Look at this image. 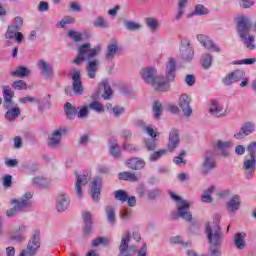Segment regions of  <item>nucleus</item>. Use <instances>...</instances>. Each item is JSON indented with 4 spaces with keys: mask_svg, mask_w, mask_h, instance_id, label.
Listing matches in <instances>:
<instances>
[{
    "mask_svg": "<svg viewBox=\"0 0 256 256\" xmlns=\"http://www.w3.org/2000/svg\"><path fill=\"white\" fill-rule=\"evenodd\" d=\"M215 226L211 227V224L205 225V233L207 235L209 243L210 256H221V245L223 243V234L221 233V227H219V216L214 218Z\"/></svg>",
    "mask_w": 256,
    "mask_h": 256,
    "instance_id": "f257e3e1",
    "label": "nucleus"
},
{
    "mask_svg": "<svg viewBox=\"0 0 256 256\" xmlns=\"http://www.w3.org/2000/svg\"><path fill=\"white\" fill-rule=\"evenodd\" d=\"M236 21L238 35L242 39L243 44L250 51L255 50V36L249 35V31H251V19L248 16L241 15L236 18Z\"/></svg>",
    "mask_w": 256,
    "mask_h": 256,
    "instance_id": "f03ea898",
    "label": "nucleus"
},
{
    "mask_svg": "<svg viewBox=\"0 0 256 256\" xmlns=\"http://www.w3.org/2000/svg\"><path fill=\"white\" fill-rule=\"evenodd\" d=\"M141 78L145 83L152 85L157 91H167V81L164 76H157V70L155 68H143L140 71Z\"/></svg>",
    "mask_w": 256,
    "mask_h": 256,
    "instance_id": "7ed1b4c3",
    "label": "nucleus"
},
{
    "mask_svg": "<svg viewBox=\"0 0 256 256\" xmlns=\"http://www.w3.org/2000/svg\"><path fill=\"white\" fill-rule=\"evenodd\" d=\"M179 143V132L175 129L171 130L169 134L167 149H162L152 153L149 157L150 161H157L164 155H167V153H173V151L179 147Z\"/></svg>",
    "mask_w": 256,
    "mask_h": 256,
    "instance_id": "20e7f679",
    "label": "nucleus"
},
{
    "mask_svg": "<svg viewBox=\"0 0 256 256\" xmlns=\"http://www.w3.org/2000/svg\"><path fill=\"white\" fill-rule=\"evenodd\" d=\"M169 195L171 199L176 201L177 203V215L181 218L184 219V221H187V223H190V221L193 220V214L191 211H189V208L191 207V203L187 200H183L180 196H177L173 192H169Z\"/></svg>",
    "mask_w": 256,
    "mask_h": 256,
    "instance_id": "39448f33",
    "label": "nucleus"
},
{
    "mask_svg": "<svg viewBox=\"0 0 256 256\" xmlns=\"http://www.w3.org/2000/svg\"><path fill=\"white\" fill-rule=\"evenodd\" d=\"M101 51V45H97L91 49V43L83 44L78 49V55L73 60L75 65H81L83 61H88V59H93V57L97 56V53Z\"/></svg>",
    "mask_w": 256,
    "mask_h": 256,
    "instance_id": "423d86ee",
    "label": "nucleus"
},
{
    "mask_svg": "<svg viewBox=\"0 0 256 256\" xmlns=\"http://www.w3.org/2000/svg\"><path fill=\"white\" fill-rule=\"evenodd\" d=\"M32 197L33 194L28 192L20 199L11 200V203L14 205V207L6 211V216L15 217V215L21 213V211H26V209H29V207H31V202H29V199Z\"/></svg>",
    "mask_w": 256,
    "mask_h": 256,
    "instance_id": "0eeeda50",
    "label": "nucleus"
},
{
    "mask_svg": "<svg viewBox=\"0 0 256 256\" xmlns=\"http://www.w3.org/2000/svg\"><path fill=\"white\" fill-rule=\"evenodd\" d=\"M41 247V231L35 230L33 237L29 240L27 248L22 250L26 256H36Z\"/></svg>",
    "mask_w": 256,
    "mask_h": 256,
    "instance_id": "6e6552de",
    "label": "nucleus"
},
{
    "mask_svg": "<svg viewBox=\"0 0 256 256\" xmlns=\"http://www.w3.org/2000/svg\"><path fill=\"white\" fill-rule=\"evenodd\" d=\"M177 72V61L175 58H168V61L166 62V70H165V76L164 81H166V91L169 89V84L173 81H175V75Z\"/></svg>",
    "mask_w": 256,
    "mask_h": 256,
    "instance_id": "1a4fd4ad",
    "label": "nucleus"
},
{
    "mask_svg": "<svg viewBox=\"0 0 256 256\" xmlns=\"http://www.w3.org/2000/svg\"><path fill=\"white\" fill-rule=\"evenodd\" d=\"M213 169H217V162L215 161V153L207 151L202 163V175H209Z\"/></svg>",
    "mask_w": 256,
    "mask_h": 256,
    "instance_id": "9d476101",
    "label": "nucleus"
},
{
    "mask_svg": "<svg viewBox=\"0 0 256 256\" xmlns=\"http://www.w3.org/2000/svg\"><path fill=\"white\" fill-rule=\"evenodd\" d=\"M180 53L184 61H191L193 59L195 56V50L193 49V45H191V40L186 38L182 39Z\"/></svg>",
    "mask_w": 256,
    "mask_h": 256,
    "instance_id": "9b49d317",
    "label": "nucleus"
},
{
    "mask_svg": "<svg viewBox=\"0 0 256 256\" xmlns=\"http://www.w3.org/2000/svg\"><path fill=\"white\" fill-rule=\"evenodd\" d=\"M91 179V172H83L81 175L76 176V182H75V191L76 195L82 199L83 198V189L82 187H85L87 183H89V180Z\"/></svg>",
    "mask_w": 256,
    "mask_h": 256,
    "instance_id": "f8f14e48",
    "label": "nucleus"
},
{
    "mask_svg": "<svg viewBox=\"0 0 256 256\" xmlns=\"http://www.w3.org/2000/svg\"><path fill=\"white\" fill-rule=\"evenodd\" d=\"M67 134V128L61 127L52 132V134L48 138V147H52L53 149H57L61 144V139L63 135Z\"/></svg>",
    "mask_w": 256,
    "mask_h": 256,
    "instance_id": "ddd939ff",
    "label": "nucleus"
},
{
    "mask_svg": "<svg viewBox=\"0 0 256 256\" xmlns=\"http://www.w3.org/2000/svg\"><path fill=\"white\" fill-rule=\"evenodd\" d=\"M242 79H245V71L235 70L226 75V77L222 79V83L223 85H226V87H229L230 85H233V83H238V81H241Z\"/></svg>",
    "mask_w": 256,
    "mask_h": 256,
    "instance_id": "4468645a",
    "label": "nucleus"
},
{
    "mask_svg": "<svg viewBox=\"0 0 256 256\" xmlns=\"http://www.w3.org/2000/svg\"><path fill=\"white\" fill-rule=\"evenodd\" d=\"M179 107L183 111L185 117H191V115H193V109L191 108V96L182 94L179 98Z\"/></svg>",
    "mask_w": 256,
    "mask_h": 256,
    "instance_id": "2eb2a0df",
    "label": "nucleus"
},
{
    "mask_svg": "<svg viewBox=\"0 0 256 256\" xmlns=\"http://www.w3.org/2000/svg\"><path fill=\"white\" fill-rule=\"evenodd\" d=\"M119 51H120L119 43L114 41L108 44L104 52L105 61H107V63H113V60L115 59V55H117Z\"/></svg>",
    "mask_w": 256,
    "mask_h": 256,
    "instance_id": "dca6fc26",
    "label": "nucleus"
},
{
    "mask_svg": "<svg viewBox=\"0 0 256 256\" xmlns=\"http://www.w3.org/2000/svg\"><path fill=\"white\" fill-rule=\"evenodd\" d=\"M251 133H255V123L253 122H246L242 125L240 131L234 134L235 139L241 140L245 139Z\"/></svg>",
    "mask_w": 256,
    "mask_h": 256,
    "instance_id": "f3484780",
    "label": "nucleus"
},
{
    "mask_svg": "<svg viewBox=\"0 0 256 256\" xmlns=\"http://www.w3.org/2000/svg\"><path fill=\"white\" fill-rule=\"evenodd\" d=\"M197 39H198L199 43H201V45L203 47H205V49L214 51L215 53H221V48L219 46H217L215 43H213V40H210L209 37H207L203 34H199L197 36Z\"/></svg>",
    "mask_w": 256,
    "mask_h": 256,
    "instance_id": "a211bd4d",
    "label": "nucleus"
},
{
    "mask_svg": "<svg viewBox=\"0 0 256 256\" xmlns=\"http://www.w3.org/2000/svg\"><path fill=\"white\" fill-rule=\"evenodd\" d=\"M209 112L214 117H225V115H227V109H225L217 100H212L210 102Z\"/></svg>",
    "mask_w": 256,
    "mask_h": 256,
    "instance_id": "6ab92c4d",
    "label": "nucleus"
},
{
    "mask_svg": "<svg viewBox=\"0 0 256 256\" xmlns=\"http://www.w3.org/2000/svg\"><path fill=\"white\" fill-rule=\"evenodd\" d=\"M101 183H103V180L99 177H96L92 182L90 195L93 201H95L96 203H99V200L101 199Z\"/></svg>",
    "mask_w": 256,
    "mask_h": 256,
    "instance_id": "aec40b11",
    "label": "nucleus"
},
{
    "mask_svg": "<svg viewBox=\"0 0 256 256\" xmlns=\"http://www.w3.org/2000/svg\"><path fill=\"white\" fill-rule=\"evenodd\" d=\"M2 91H3L5 109H10V107H15V103H13V97L15 95V92L11 90V87L3 85Z\"/></svg>",
    "mask_w": 256,
    "mask_h": 256,
    "instance_id": "412c9836",
    "label": "nucleus"
},
{
    "mask_svg": "<svg viewBox=\"0 0 256 256\" xmlns=\"http://www.w3.org/2000/svg\"><path fill=\"white\" fill-rule=\"evenodd\" d=\"M37 67L42 72L45 79H51L53 77V66L45 60H38Z\"/></svg>",
    "mask_w": 256,
    "mask_h": 256,
    "instance_id": "4be33fe9",
    "label": "nucleus"
},
{
    "mask_svg": "<svg viewBox=\"0 0 256 256\" xmlns=\"http://www.w3.org/2000/svg\"><path fill=\"white\" fill-rule=\"evenodd\" d=\"M25 233H27V225L20 224L14 231L10 232V239L25 241Z\"/></svg>",
    "mask_w": 256,
    "mask_h": 256,
    "instance_id": "5701e85b",
    "label": "nucleus"
},
{
    "mask_svg": "<svg viewBox=\"0 0 256 256\" xmlns=\"http://www.w3.org/2000/svg\"><path fill=\"white\" fill-rule=\"evenodd\" d=\"M72 89L76 95H83V84L81 83V72L76 71L72 75Z\"/></svg>",
    "mask_w": 256,
    "mask_h": 256,
    "instance_id": "b1692460",
    "label": "nucleus"
},
{
    "mask_svg": "<svg viewBox=\"0 0 256 256\" xmlns=\"http://www.w3.org/2000/svg\"><path fill=\"white\" fill-rule=\"evenodd\" d=\"M82 217L84 221L83 235L84 237H89L93 229V218L91 217L90 212H84Z\"/></svg>",
    "mask_w": 256,
    "mask_h": 256,
    "instance_id": "393cba45",
    "label": "nucleus"
},
{
    "mask_svg": "<svg viewBox=\"0 0 256 256\" xmlns=\"http://www.w3.org/2000/svg\"><path fill=\"white\" fill-rule=\"evenodd\" d=\"M126 166L132 171H141L145 167V160L140 158H130L126 160Z\"/></svg>",
    "mask_w": 256,
    "mask_h": 256,
    "instance_id": "a878e982",
    "label": "nucleus"
},
{
    "mask_svg": "<svg viewBox=\"0 0 256 256\" xmlns=\"http://www.w3.org/2000/svg\"><path fill=\"white\" fill-rule=\"evenodd\" d=\"M118 179L120 181H130L131 183L139 182L141 179V174H136L135 172L124 171L118 174Z\"/></svg>",
    "mask_w": 256,
    "mask_h": 256,
    "instance_id": "bb28decb",
    "label": "nucleus"
},
{
    "mask_svg": "<svg viewBox=\"0 0 256 256\" xmlns=\"http://www.w3.org/2000/svg\"><path fill=\"white\" fill-rule=\"evenodd\" d=\"M104 211H105L107 223L109 225H111L112 227L117 225V213L115 211V207H113L111 205H107L104 208Z\"/></svg>",
    "mask_w": 256,
    "mask_h": 256,
    "instance_id": "cd10ccee",
    "label": "nucleus"
},
{
    "mask_svg": "<svg viewBox=\"0 0 256 256\" xmlns=\"http://www.w3.org/2000/svg\"><path fill=\"white\" fill-rule=\"evenodd\" d=\"M69 196L66 194H60L58 197V203L56 205V209L59 213H63V211H67L69 209Z\"/></svg>",
    "mask_w": 256,
    "mask_h": 256,
    "instance_id": "c85d7f7f",
    "label": "nucleus"
},
{
    "mask_svg": "<svg viewBox=\"0 0 256 256\" xmlns=\"http://www.w3.org/2000/svg\"><path fill=\"white\" fill-rule=\"evenodd\" d=\"M136 125L137 127H140L144 133H147V135H149L152 139H155V137L159 135V132H155L152 125H147L143 120H138Z\"/></svg>",
    "mask_w": 256,
    "mask_h": 256,
    "instance_id": "c756f323",
    "label": "nucleus"
},
{
    "mask_svg": "<svg viewBox=\"0 0 256 256\" xmlns=\"http://www.w3.org/2000/svg\"><path fill=\"white\" fill-rule=\"evenodd\" d=\"M229 147H231V142L227 141L217 140L214 144V148L217 149V151H220L223 157H228Z\"/></svg>",
    "mask_w": 256,
    "mask_h": 256,
    "instance_id": "7c9ffc66",
    "label": "nucleus"
},
{
    "mask_svg": "<svg viewBox=\"0 0 256 256\" xmlns=\"http://www.w3.org/2000/svg\"><path fill=\"white\" fill-rule=\"evenodd\" d=\"M98 66H99L98 60H92L88 62L86 66V71L89 79H95V75H97Z\"/></svg>",
    "mask_w": 256,
    "mask_h": 256,
    "instance_id": "2f4dec72",
    "label": "nucleus"
},
{
    "mask_svg": "<svg viewBox=\"0 0 256 256\" xmlns=\"http://www.w3.org/2000/svg\"><path fill=\"white\" fill-rule=\"evenodd\" d=\"M7 112L5 113V119L7 121H15L19 115H21V109L19 107H10L6 108Z\"/></svg>",
    "mask_w": 256,
    "mask_h": 256,
    "instance_id": "473e14b6",
    "label": "nucleus"
},
{
    "mask_svg": "<svg viewBox=\"0 0 256 256\" xmlns=\"http://www.w3.org/2000/svg\"><path fill=\"white\" fill-rule=\"evenodd\" d=\"M256 160L254 157L244 160L243 168L245 169L247 175H253L255 173Z\"/></svg>",
    "mask_w": 256,
    "mask_h": 256,
    "instance_id": "72a5a7b5",
    "label": "nucleus"
},
{
    "mask_svg": "<svg viewBox=\"0 0 256 256\" xmlns=\"http://www.w3.org/2000/svg\"><path fill=\"white\" fill-rule=\"evenodd\" d=\"M240 206H241V198H239V195H234L231 198V200L227 203V209L232 213H235V211H238Z\"/></svg>",
    "mask_w": 256,
    "mask_h": 256,
    "instance_id": "f704fd0d",
    "label": "nucleus"
},
{
    "mask_svg": "<svg viewBox=\"0 0 256 256\" xmlns=\"http://www.w3.org/2000/svg\"><path fill=\"white\" fill-rule=\"evenodd\" d=\"M12 77H18L19 79H23V77H28L31 75V71L27 69V67L19 66L11 72Z\"/></svg>",
    "mask_w": 256,
    "mask_h": 256,
    "instance_id": "c9c22d12",
    "label": "nucleus"
},
{
    "mask_svg": "<svg viewBox=\"0 0 256 256\" xmlns=\"http://www.w3.org/2000/svg\"><path fill=\"white\" fill-rule=\"evenodd\" d=\"M215 191V186H210L208 189H206L201 197V201L203 203H212L213 198L211 195H213V192Z\"/></svg>",
    "mask_w": 256,
    "mask_h": 256,
    "instance_id": "e433bc0d",
    "label": "nucleus"
},
{
    "mask_svg": "<svg viewBox=\"0 0 256 256\" xmlns=\"http://www.w3.org/2000/svg\"><path fill=\"white\" fill-rule=\"evenodd\" d=\"M38 103L39 111H45V109H51V95H46L44 97V103L41 100H36Z\"/></svg>",
    "mask_w": 256,
    "mask_h": 256,
    "instance_id": "4c0bfd02",
    "label": "nucleus"
},
{
    "mask_svg": "<svg viewBox=\"0 0 256 256\" xmlns=\"http://www.w3.org/2000/svg\"><path fill=\"white\" fill-rule=\"evenodd\" d=\"M245 237H247L245 233H238L235 235L234 243L237 249H245Z\"/></svg>",
    "mask_w": 256,
    "mask_h": 256,
    "instance_id": "58836bf2",
    "label": "nucleus"
},
{
    "mask_svg": "<svg viewBox=\"0 0 256 256\" xmlns=\"http://www.w3.org/2000/svg\"><path fill=\"white\" fill-rule=\"evenodd\" d=\"M145 23L150 31L155 32L159 29V21L156 18L148 17L145 18Z\"/></svg>",
    "mask_w": 256,
    "mask_h": 256,
    "instance_id": "ea45409f",
    "label": "nucleus"
},
{
    "mask_svg": "<svg viewBox=\"0 0 256 256\" xmlns=\"http://www.w3.org/2000/svg\"><path fill=\"white\" fill-rule=\"evenodd\" d=\"M65 113L67 119H75V115H77V108L73 107V105L69 102L65 104Z\"/></svg>",
    "mask_w": 256,
    "mask_h": 256,
    "instance_id": "a19ab883",
    "label": "nucleus"
},
{
    "mask_svg": "<svg viewBox=\"0 0 256 256\" xmlns=\"http://www.w3.org/2000/svg\"><path fill=\"white\" fill-rule=\"evenodd\" d=\"M102 87L104 89V93L102 94V97L105 100L111 99V97H113V89H111V85H109V82H102Z\"/></svg>",
    "mask_w": 256,
    "mask_h": 256,
    "instance_id": "79ce46f5",
    "label": "nucleus"
},
{
    "mask_svg": "<svg viewBox=\"0 0 256 256\" xmlns=\"http://www.w3.org/2000/svg\"><path fill=\"white\" fill-rule=\"evenodd\" d=\"M119 217L122 221H131V217H133V210L130 208H123L119 212Z\"/></svg>",
    "mask_w": 256,
    "mask_h": 256,
    "instance_id": "37998d69",
    "label": "nucleus"
},
{
    "mask_svg": "<svg viewBox=\"0 0 256 256\" xmlns=\"http://www.w3.org/2000/svg\"><path fill=\"white\" fill-rule=\"evenodd\" d=\"M114 197L116 201H120L121 203L127 202L129 194L125 190H117L114 192Z\"/></svg>",
    "mask_w": 256,
    "mask_h": 256,
    "instance_id": "c03bdc74",
    "label": "nucleus"
},
{
    "mask_svg": "<svg viewBox=\"0 0 256 256\" xmlns=\"http://www.w3.org/2000/svg\"><path fill=\"white\" fill-rule=\"evenodd\" d=\"M152 109H153L155 119H160L163 113V105L161 104V102L155 101L153 103Z\"/></svg>",
    "mask_w": 256,
    "mask_h": 256,
    "instance_id": "a18cd8bd",
    "label": "nucleus"
},
{
    "mask_svg": "<svg viewBox=\"0 0 256 256\" xmlns=\"http://www.w3.org/2000/svg\"><path fill=\"white\" fill-rule=\"evenodd\" d=\"M200 61L204 69H209V67H211V63H213V56H211V54H204Z\"/></svg>",
    "mask_w": 256,
    "mask_h": 256,
    "instance_id": "49530a36",
    "label": "nucleus"
},
{
    "mask_svg": "<svg viewBox=\"0 0 256 256\" xmlns=\"http://www.w3.org/2000/svg\"><path fill=\"white\" fill-rule=\"evenodd\" d=\"M110 154L115 159H119V157H121V148L119 147V144L117 142H114L110 145Z\"/></svg>",
    "mask_w": 256,
    "mask_h": 256,
    "instance_id": "de8ad7c7",
    "label": "nucleus"
},
{
    "mask_svg": "<svg viewBox=\"0 0 256 256\" xmlns=\"http://www.w3.org/2000/svg\"><path fill=\"white\" fill-rule=\"evenodd\" d=\"M32 183L36 187H47V185H49V180L47 178L36 176L33 178Z\"/></svg>",
    "mask_w": 256,
    "mask_h": 256,
    "instance_id": "09e8293b",
    "label": "nucleus"
},
{
    "mask_svg": "<svg viewBox=\"0 0 256 256\" xmlns=\"http://www.w3.org/2000/svg\"><path fill=\"white\" fill-rule=\"evenodd\" d=\"M93 25L94 27H99L100 29H109V22L101 16L93 22Z\"/></svg>",
    "mask_w": 256,
    "mask_h": 256,
    "instance_id": "8fccbe9b",
    "label": "nucleus"
},
{
    "mask_svg": "<svg viewBox=\"0 0 256 256\" xmlns=\"http://www.w3.org/2000/svg\"><path fill=\"white\" fill-rule=\"evenodd\" d=\"M124 25L128 31H139L141 29V24L133 21H124Z\"/></svg>",
    "mask_w": 256,
    "mask_h": 256,
    "instance_id": "3c124183",
    "label": "nucleus"
},
{
    "mask_svg": "<svg viewBox=\"0 0 256 256\" xmlns=\"http://www.w3.org/2000/svg\"><path fill=\"white\" fill-rule=\"evenodd\" d=\"M68 37H70V39H72V41H75L76 43L83 41V34L77 31L69 30Z\"/></svg>",
    "mask_w": 256,
    "mask_h": 256,
    "instance_id": "603ef678",
    "label": "nucleus"
},
{
    "mask_svg": "<svg viewBox=\"0 0 256 256\" xmlns=\"http://www.w3.org/2000/svg\"><path fill=\"white\" fill-rule=\"evenodd\" d=\"M12 89H15V91H26L27 83H25L23 80L14 81L12 84Z\"/></svg>",
    "mask_w": 256,
    "mask_h": 256,
    "instance_id": "864d4df0",
    "label": "nucleus"
},
{
    "mask_svg": "<svg viewBox=\"0 0 256 256\" xmlns=\"http://www.w3.org/2000/svg\"><path fill=\"white\" fill-rule=\"evenodd\" d=\"M17 31H19V28L15 27V26H9L5 33V38L6 39H15V36L18 33Z\"/></svg>",
    "mask_w": 256,
    "mask_h": 256,
    "instance_id": "5fc2aeb1",
    "label": "nucleus"
},
{
    "mask_svg": "<svg viewBox=\"0 0 256 256\" xmlns=\"http://www.w3.org/2000/svg\"><path fill=\"white\" fill-rule=\"evenodd\" d=\"M89 109H92L93 111H96L97 113H103V111H105L103 104L99 103L98 101H94V102L90 103Z\"/></svg>",
    "mask_w": 256,
    "mask_h": 256,
    "instance_id": "6e6d98bb",
    "label": "nucleus"
},
{
    "mask_svg": "<svg viewBox=\"0 0 256 256\" xmlns=\"http://www.w3.org/2000/svg\"><path fill=\"white\" fill-rule=\"evenodd\" d=\"M157 139L155 138H149L147 140H145V146L148 149V151H155L156 147H157Z\"/></svg>",
    "mask_w": 256,
    "mask_h": 256,
    "instance_id": "4d7b16f0",
    "label": "nucleus"
},
{
    "mask_svg": "<svg viewBox=\"0 0 256 256\" xmlns=\"http://www.w3.org/2000/svg\"><path fill=\"white\" fill-rule=\"evenodd\" d=\"M195 13L197 15H209V9L205 8L203 4H198L195 7Z\"/></svg>",
    "mask_w": 256,
    "mask_h": 256,
    "instance_id": "13d9d810",
    "label": "nucleus"
},
{
    "mask_svg": "<svg viewBox=\"0 0 256 256\" xmlns=\"http://www.w3.org/2000/svg\"><path fill=\"white\" fill-rule=\"evenodd\" d=\"M240 7H243V9H251L253 5H255V1L253 0H240L239 1Z\"/></svg>",
    "mask_w": 256,
    "mask_h": 256,
    "instance_id": "bf43d9fd",
    "label": "nucleus"
},
{
    "mask_svg": "<svg viewBox=\"0 0 256 256\" xmlns=\"http://www.w3.org/2000/svg\"><path fill=\"white\" fill-rule=\"evenodd\" d=\"M99 245H107V238L98 237L92 241V247H99Z\"/></svg>",
    "mask_w": 256,
    "mask_h": 256,
    "instance_id": "052dcab7",
    "label": "nucleus"
},
{
    "mask_svg": "<svg viewBox=\"0 0 256 256\" xmlns=\"http://www.w3.org/2000/svg\"><path fill=\"white\" fill-rule=\"evenodd\" d=\"M247 151L250 155V157H256V142H251L250 144H248L247 146Z\"/></svg>",
    "mask_w": 256,
    "mask_h": 256,
    "instance_id": "680f3d73",
    "label": "nucleus"
},
{
    "mask_svg": "<svg viewBox=\"0 0 256 256\" xmlns=\"http://www.w3.org/2000/svg\"><path fill=\"white\" fill-rule=\"evenodd\" d=\"M87 117H89V108H87V106H84L78 112V118L79 119H87Z\"/></svg>",
    "mask_w": 256,
    "mask_h": 256,
    "instance_id": "e2e57ef3",
    "label": "nucleus"
},
{
    "mask_svg": "<svg viewBox=\"0 0 256 256\" xmlns=\"http://www.w3.org/2000/svg\"><path fill=\"white\" fill-rule=\"evenodd\" d=\"M161 195V190L160 189H152L148 190V199H157Z\"/></svg>",
    "mask_w": 256,
    "mask_h": 256,
    "instance_id": "0e129e2a",
    "label": "nucleus"
},
{
    "mask_svg": "<svg viewBox=\"0 0 256 256\" xmlns=\"http://www.w3.org/2000/svg\"><path fill=\"white\" fill-rule=\"evenodd\" d=\"M13 185V176L6 175L3 177V187H11Z\"/></svg>",
    "mask_w": 256,
    "mask_h": 256,
    "instance_id": "69168bd1",
    "label": "nucleus"
},
{
    "mask_svg": "<svg viewBox=\"0 0 256 256\" xmlns=\"http://www.w3.org/2000/svg\"><path fill=\"white\" fill-rule=\"evenodd\" d=\"M185 83L188 87H193L195 85V76L193 74L186 75Z\"/></svg>",
    "mask_w": 256,
    "mask_h": 256,
    "instance_id": "338daca9",
    "label": "nucleus"
},
{
    "mask_svg": "<svg viewBox=\"0 0 256 256\" xmlns=\"http://www.w3.org/2000/svg\"><path fill=\"white\" fill-rule=\"evenodd\" d=\"M38 11H40L41 13L49 11V3L41 1L38 6Z\"/></svg>",
    "mask_w": 256,
    "mask_h": 256,
    "instance_id": "774afa93",
    "label": "nucleus"
}]
</instances>
